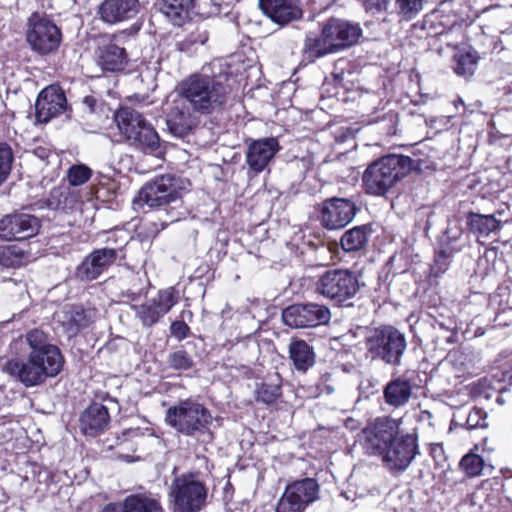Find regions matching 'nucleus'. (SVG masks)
Returning a JSON list of instances; mask_svg holds the SVG:
<instances>
[{
    "label": "nucleus",
    "instance_id": "nucleus-1",
    "mask_svg": "<svg viewBox=\"0 0 512 512\" xmlns=\"http://www.w3.org/2000/svg\"><path fill=\"white\" fill-rule=\"evenodd\" d=\"M396 422L377 418L362 431L361 445L367 455L379 456L390 471H405L419 454L418 436L415 432L400 434Z\"/></svg>",
    "mask_w": 512,
    "mask_h": 512
},
{
    "label": "nucleus",
    "instance_id": "nucleus-2",
    "mask_svg": "<svg viewBox=\"0 0 512 512\" xmlns=\"http://www.w3.org/2000/svg\"><path fill=\"white\" fill-rule=\"evenodd\" d=\"M25 341L30 349L26 360H7L2 370L25 387L38 386L47 378L56 377L64 365L60 349L49 343L47 335L39 329L29 331Z\"/></svg>",
    "mask_w": 512,
    "mask_h": 512
},
{
    "label": "nucleus",
    "instance_id": "nucleus-3",
    "mask_svg": "<svg viewBox=\"0 0 512 512\" xmlns=\"http://www.w3.org/2000/svg\"><path fill=\"white\" fill-rule=\"evenodd\" d=\"M178 91L193 112L201 115L223 110L229 99V90L225 84L202 74H193L183 80Z\"/></svg>",
    "mask_w": 512,
    "mask_h": 512
},
{
    "label": "nucleus",
    "instance_id": "nucleus-4",
    "mask_svg": "<svg viewBox=\"0 0 512 512\" xmlns=\"http://www.w3.org/2000/svg\"><path fill=\"white\" fill-rule=\"evenodd\" d=\"M165 422L184 436L213 439L211 428L214 417L212 412L196 399H181L170 406L165 414Z\"/></svg>",
    "mask_w": 512,
    "mask_h": 512
},
{
    "label": "nucleus",
    "instance_id": "nucleus-5",
    "mask_svg": "<svg viewBox=\"0 0 512 512\" xmlns=\"http://www.w3.org/2000/svg\"><path fill=\"white\" fill-rule=\"evenodd\" d=\"M412 159L403 155H388L372 162L364 171L362 182L366 193L384 196L411 170Z\"/></svg>",
    "mask_w": 512,
    "mask_h": 512
},
{
    "label": "nucleus",
    "instance_id": "nucleus-6",
    "mask_svg": "<svg viewBox=\"0 0 512 512\" xmlns=\"http://www.w3.org/2000/svg\"><path fill=\"white\" fill-rule=\"evenodd\" d=\"M168 495L172 512H200L206 505L208 488L199 473H184L172 480Z\"/></svg>",
    "mask_w": 512,
    "mask_h": 512
},
{
    "label": "nucleus",
    "instance_id": "nucleus-7",
    "mask_svg": "<svg viewBox=\"0 0 512 512\" xmlns=\"http://www.w3.org/2000/svg\"><path fill=\"white\" fill-rule=\"evenodd\" d=\"M365 346L372 359L399 366L407 342L403 333L393 326L386 325L369 329L365 337Z\"/></svg>",
    "mask_w": 512,
    "mask_h": 512
},
{
    "label": "nucleus",
    "instance_id": "nucleus-8",
    "mask_svg": "<svg viewBox=\"0 0 512 512\" xmlns=\"http://www.w3.org/2000/svg\"><path fill=\"white\" fill-rule=\"evenodd\" d=\"M183 181L174 175H161L147 182L138 193V201L150 208H162L178 203Z\"/></svg>",
    "mask_w": 512,
    "mask_h": 512
},
{
    "label": "nucleus",
    "instance_id": "nucleus-9",
    "mask_svg": "<svg viewBox=\"0 0 512 512\" xmlns=\"http://www.w3.org/2000/svg\"><path fill=\"white\" fill-rule=\"evenodd\" d=\"M358 277L346 269L326 271L317 282V291L337 304L352 299L359 291Z\"/></svg>",
    "mask_w": 512,
    "mask_h": 512
},
{
    "label": "nucleus",
    "instance_id": "nucleus-10",
    "mask_svg": "<svg viewBox=\"0 0 512 512\" xmlns=\"http://www.w3.org/2000/svg\"><path fill=\"white\" fill-rule=\"evenodd\" d=\"M26 39L34 52L48 55L59 48L62 32L52 20L33 14L29 18Z\"/></svg>",
    "mask_w": 512,
    "mask_h": 512
},
{
    "label": "nucleus",
    "instance_id": "nucleus-11",
    "mask_svg": "<svg viewBox=\"0 0 512 512\" xmlns=\"http://www.w3.org/2000/svg\"><path fill=\"white\" fill-rule=\"evenodd\" d=\"M318 499L319 484L314 478L297 480L286 486L275 512H304Z\"/></svg>",
    "mask_w": 512,
    "mask_h": 512
},
{
    "label": "nucleus",
    "instance_id": "nucleus-12",
    "mask_svg": "<svg viewBox=\"0 0 512 512\" xmlns=\"http://www.w3.org/2000/svg\"><path fill=\"white\" fill-rule=\"evenodd\" d=\"M122 248H99L89 253L75 269L78 280L88 282L99 278L118 260L124 259Z\"/></svg>",
    "mask_w": 512,
    "mask_h": 512
},
{
    "label": "nucleus",
    "instance_id": "nucleus-13",
    "mask_svg": "<svg viewBox=\"0 0 512 512\" xmlns=\"http://www.w3.org/2000/svg\"><path fill=\"white\" fill-rule=\"evenodd\" d=\"M174 287H168L158 292L157 297L147 300L140 305L132 306L136 318L145 328L157 324L177 303L178 297Z\"/></svg>",
    "mask_w": 512,
    "mask_h": 512
},
{
    "label": "nucleus",
    "instance_id": "nucleus-14",
    "mask_svg": "<svg viewBox=\"0 0 512 512\" xmlns=\"http://www.w3.org/2000/svg\"><path fill=\"white\" fill-rule=\"evenodd\" d=\"M330 318V310L316 303L291 305L282 312L284 324L291 328L316 327L328 323Z\"/></svg>",
    "mask_w": 512,
    "mask_h": 512
},
{
    "label": "nucleus",
    "instance_id": "nucleus-15",
    "mask_svg": "<svg viewBox=\"0 0 512 512\" xmlns=\"http://www.w3.org/2000/svg\"><path fill=\"white\" fill-rule=\"evenodd\" d=\"M40 220L28 213L14 212L0 218V239L3 241H22L38 234Z\"/></svg>",
    "mask_w": 512,
    "mask_h": 512
},
{
    "label": "nucleus",
    "instance_id": "nucleus-16",
    "mask_svg": "<svg viewBox=\"0 0 512 512\" xmlns=\"http://www.w3.org/2000/svg\"><path fill=\"white\" fill-rule=\"evenodd\" d=\"M357 212L356 204L349 198L332 197L322 202L320 221L328 230H338L348 225Z\"/></svg>",
    "mask_w": 512,
    "mask_h": 512
},
{
    "label": "nucleus",
    "instance_id": "nucleus-17",
    "mask_svg": "<svg viewBox=\"0 0 512 512\" xmlns=\"http://www.w3.org/2000/svg\"><path fill=\"white\" fill-rule=\"evenodd\" d=\"M67 108V99L63 90L56 85L45 87L35 103V116L38 122L48 123L62 114Z\"/></svg>",
    "mask_w": 512,
    "mask_h": 512
},
{
    "label": "nucleus",
    "instance_id": "nucleus-18",
    "mask_svg": "<svg viewBox=\"0 0 512 512\" xmlns=\"http://www.w3.org/2000/svg\"><path fill=\"white\" fill-rule=\"evenodd\" d=\"M322 29L328 41L335 44L337 52L354 45L362 33L359 25L338 18L328 19Z\"/></svg>",
    "mask_w": 512,
    "mask_h": 512
},
{
    "label": "nucleus",
    "instance_id": "nucleus-19",
    "mask_svg": "<svg viewBox=\"0 0 512 512\" xmlns=\"http://www.w3.org/2000/svg\"><path fill=\"white\" fill-rule=\"evenodd\" d=\"M139 11V0H103L97 15L102 22L115 25L134 18Z\"/></svg>",
    "mask_w": 512,
    "mask_h": 512
},
{
    "label": "nucleus",
    "instance_id": "nucleus-20",
    "mask_svg": "<svg viewBox=\"0 0 512 512\" xmlns=\"http://www.w3.org/2000/svg\"><path fill=\"white\" fill-rule=\"evenodd\" d=\"M259 7L279 25H286L302 16L299 0H259Z\"/></svg>",
    "mask_w": 512,
    "mask_h": 512
},
{
    "label": "nucleus",
    "instance_id": "nucleus-21",
    "mask_svg": "<svg viewBox=\"0 0 512 512\" xmlns=\"http://www.w3.org/2000/svg\"><path fill=\"white\" fill-rule=\"evenodd\" d=\"M278 150L279 143L276 138L256 140L248 146L246 163L253 172L260 173L268 166Z\"/></svg>",
    "mask_w": 512,
    "mask_h": 512
},
{
    "label": "nucleus",
    "instance_id": "nucleus-22",
    "mask_svg": "<svg viewBox=\"0 0 512 512\" xmlns=\"http://www.w3.org/2000/svg\"><path fill=\"white\" fill-rule=\"evenodd\" d=\"M191 107L180 97L174 101L167 117L166 125L171 135L177 138H184L196 124V119L191 113Z\"/></svg>",
    "mask_w": 512,
    "mask_h": 512
},
{
    "label": "nucleus",
    "instance_id": "nucleus-23",
    "mask_svg": "<svg viewBox=\"0 0 512 512\" xmlns=\"http://www.w3.org/2000/svg\"><path fill=\"white\" fill-rule=\"evenodd\" d=\"M110 415L108 408L100 403L90 404L80 415V431L89 437H96L108 429Z\"/></svg>",
    "mask_w": 512,
    "mask_h": 512
},
{
    "label": "nucleus",
    "instance_id": "nucleus-24",
    "mask_svg": "<svg viewBox=\"0 0 512 512\" xmlns=\"http://www.w3.org/2000/svg\"><path fill=\"white\" fill-rule=\"evenodd\" d=\"M156 7L173 25L181 26L191 18L197 4L196 0H157Z\"/></svg>",
    "mask_w": 512,
    "mask_h": 512
},
{
    "label": "nucleus",
    "instance_id": "nucleus-25",
    "mask_svg": "<svg viewBox=\"0 0 512 512\" xmlns=\"http://www.w3.org/2000/svg\"><path fill=\"white\" fill-rule=\"evenodd\" d=\"M288 353L294 369L300 373H306L316 363L314 348L304 340L292 341L289 344Z\"/></svg>",
    "mask_w": 512,
    "mask_h": 512
},
{
    "label": "nucleus",
    "instance_id": "nucleus-26",
    "mask_svg": "<svg viewBox=\"0 0 512 512\" xmlns=\"http://www.w3.org/2000/svg\"><path fill=\"white\" fill-rule=\"evenodd\" d=\"M412 395V384L408 379L397 377L389 381L383 391L385 402L394 408L405 406Z\"/></svg>",
    "mask_w": 512,
    "mask_h": 512
},
{
    "label": "nucleus",
    "instance_id": "nucleus-27",
    "mask_svg": "<svg viewBox=\"0 0 512 512\" xmlns=\"http://www.w3.org/2000/svg\"><path fill=\"white\" fill-rule=\"evenodd\" d=\"M97 58L98 64L111 72L123 70L128 63L125 49L113 43L99 47Z\"/></svg>",
    "mask_w": 512,
    "mask_h": 512
},
{
    "label": "nucleus",
    "instance_id": "nucleus-28",
    "mask_svg": "<svg viewBox=\"0 0 512 512\" xmlns=\"http://www.w3.org/2000/svg\"><path fill=\"white\" fill-rule=\"evenodd\" d=\"M115 122L120 133L129 141L135 132L148 123L141 113L130 107H123L115 114Z\"/></svg>",
    "mask_w": 512,
    "mask_h": 512
},
{
    "label": "nucleus",
    "instance_id": "nucleus-29",
    "mask_svg": "<svg viewBox=\"0 0 512 512\" xmlns=\"http://www.w3.org/2000/svg\"><path fill=\"white\" fill-rule=\"evenodd\" d=\"M335 44L330 43L328 38L324 36L323 29L318 36H308L304 41L303 56L309 61L313 62L318 58L324 57L328 54L336 53Z\"/></svg>",
    "mask_w": 512,
    "mask_h": 512
},
{
    "label": "nucleus",
    "instance_id": "nucleus-30",
    "mask_svg": "<svg viewBox=\"0 0 512 512\" xmlns=\"http://www.w3.org/2000/svg\"><path fill=\"white\" fill-rule=\"evenodd\" d=\"M78 203V193L68 186L54 187L47 198V206L53 210H73Z\"/></svg>",
    "mask_w": 512,
    "mask_h": 512
},
{
    "label": "nucleus",
    "instance_id": "nucleus-31",
    "mask_svg": "<svg viewBox=\"0 0 512 512\" xmlns=\"http://www.w3.org/2000/svg\"><path fill=\"white\" fill-rule=\"evenodd\" d=\"M130 145L145 153H154L160 147V138L151 124L146 123L129 140Z\"/></svg>",
    "mask_w": 512,
    "mask_h": 512
},
{
    "label": "nucleus",
    "instance_id": "nucleus-32",
    "mask_svg": "<svg viewBox=\"0 0 512 512\" xmlns=\"http://www.w3.org/2000/svg\"><path fill=\"white\" fill-rule=\"evenodd\" d=\"M91 312L80 306H73L64 313L63 327L69 337L75 336L91 323Z\"/></svg>",
    "mask_w": 512,
    "mask_h": 512
},
{
    "label": "nucleus",
    "instance_id": "nucleus-33",
    "mask_svg": "<svg viewBox=\"0 0 512 512\" xmlns=\"http://www.w3.org/2000/svg\"><path fill=\"white\" fill-rule=\"evenodd\" d=\"M371 232L368 225L355 226L342 235L341 247L346 252L360 251L366 247Z\"/></svg>",
    "mask_w": 512,
    "mask_h": 512
},
{
    "label": "nucleus",
    "instance_id": "nucleus-34",
    "mask_svg": "<svg viewBox=\"0 0 512 512\" xmlns=\"http://www.w3.org/2000/svg\"><path fill=\"white\" fill-rule=\"evenodd\" d=\"M467 224L473 233L487 237L500 227V221L493 215H482L470 212L467 216Z\"/></svg>",
    "mask_w": 512,
    "mask_h": 512
},
{
    "label": "nucleus",
    "instance_id": "nucleus-35",
    "mask_svg": "<svg viewBox=\"0 0 512 512\" xmlns=\"http://www.w3.org/2000/svg\"><path fill=\"white\" fill-rule=\"evenodd\" d=\"M124 505L125 512H163L160 502L146 494L129 495Z\"/></svg>",
    "mask_w": 512,
    "mask_h": 512
},
{
    "label": "nucleus",
    "instance_id": "nucleus-36",
    "mask_svg": "<svg viewBox=\"0 0 512 512\" xmlns=\"http://www.w3.org/2000/svg\"><path fill=\"white\" fill-rule=\"evenodd\" d=\"M29 259V254L19 245H0V266L15 268L24 265Z\"/></svg>",
    "mask_w": 512,
    "mask_h": 512
},
{
    "label": "nucleus",
    "instance_id": "nucleus-37",
    "mask_svg": "<svg viewBox=\"0 0 512 512\" xmlns=\"http://www.w3.org/2000/svg\"><path fill=\"white\" fill-rule=\"evenodd\" d=\"M281 396V379L278 373L269 377L256 389V400L265 404H272Z\"/></svg>",
    "mask_w": 512,
    "mask_h": 512
},
{
    "label": "nucleus",
    "instance_id": "nucleus-38",
    "mask_svg": "<svg viewBox=\"0 0 512 512\" xmlns=\"http://www.w3.org/2000/svg\"><path fill=\"white\" fill-rule=\"evenodd\" d=\"M209 35L206 29L196 27L186 36L177 39L175 47L180 52L189 53L204 45L208 41Z\"/></svg>",
    "mask_w": 512,
    "mask_h": 512
},
{
    "label": "nucleus",
    "instance_id": "nucleus-39",
    "mask_svg": "<svg viewBox=\"0 0 512 512\" xmlns=\"http://www.w3.org/2000/svg\"><path fill=\"white\" fill-rule=\"evenodd\" d=\"M454 72L463 77H469L475 72L478 57L476 52L458 53L454 56Z\"/></svg>",
    "mask_w": 512,
    "mask_h": 512
},
{
    "label": "nucleus",
    "instance_id": "nucleus-40",
    "mask_svg": "<svg viewBox=\"0 0 512 512\" xmlns=\"http://www.w3.org/2000/svg\"><path fill=\"white\" fill-rule=\"evenodd\" d=\"M239 0H202L198 4L196 13L212 16L218 14H228L231 7Z\"/></svg>",
    "mask_w": 512,
    "mask_h": 512
},
{
    "label": "nucleus",
    "instance_id": "nucleus-41",
    "mask_svg": "<svg viewBox=\"0 0 512 512\" xmlns=\"http://www.w3.org/2000/svg\"><path fill=\"white\" fill-rule=\"evenodd\" d=\"M314 160L312 155L307 154L301 158H295L288 162L287 172L294 178L295 181H302L305 179L307 173L313 168Z\"/></svg>",
    "mask_w": 512,
    "mask_h": 512
},
{
    "label": "nucleus",
    "instance_id": "nucleus-42",
    "mask_svg": "<svg viewBox=\"0 0 512 512\" xmlns=\"http://www.w3.org/2000/svg\"><path fill=\"white\" fill-rule=\"evenodd\" d=\"M424 0H395L398 15L404 20H412L423 9Z\"/></svg>",
    "mask_w": 512,
    "mask_h": 512
},
{
    "label": "nucleus",
    "instance_id": "nucleus-43",
    "mask_svg": "<svg viewBox=\"0 0 512 512\" xmlns=\"http://www.w3.org/2000/svg\"><path fill=\"white\" fill-rule=\"evenodd\" d=\"M92 174V170L87 165L74 164L67 171V179L71 186L77 187L88 182Z\"/></svg>",
    "mask_w": 512,
    "mask_h": 512
},
{
    "label": "nucleus",
    "instance_id": "nucleus-44",
    "mask_svg": "<svg viewBox=\"0 0 512 512\" xmlns=\"http://www.w3.org/2000/svg\"><path fill=\"white\" fill-rule=\"evenodd\" d=\"M14 155L12 148L5 142H0V185H2L8 178Z\"/></svg>",
    "mask_w": 512,
    "mask_h": 512
},
{
    "label": "nucleus",
    "instance_id": "nucleus-45",
    "mask_svg": "<svg viewBox=\"0 0 512 512\" xmlns=\"http://www.w3.org/2000/svg\"><path fill=\"white\" fill-rule=\"evenodd\" d=\"M460 467L467 476H479L484 468V460L476 454H467L460 461Z\"/></svg>",
    "mask_w": 512,
    "mask_h": 512
},
{
    "label": "nucleus",
    "instance_id": "nucleus-46",
    "mask_svg": "<svg viewBox=\"0 0 512 512\" xmlns=\"http://www.w3.org/2000/svg\"><path fill=\"white\" fill-rule=\"evenodd\" d=\"M167 363L174 370H188L193 366L192 357L184 350L179 349L168 355Z\"/></svg>",
    "mask_w": 512,
    "mask_h": 512
},
{
    "label": "nucleus",
    "instance_id": "nucleus-47",
    "mask_svg": "<svg viewBox=\"0 0 512 512\" xmlns=\"http://www.w3.org/2000/svg\"><path fill=\"white\" fill-rule=\"evenodd\" d=\"M487 413L481 409L474 407L468 414L465 422V426L467 429H477V428H485L487 427Z\"/></svg>",
    "mask_w": 512,
    "mask_h": 512
},
{
    "label": "nucleus",
    "instance_id": "nucleus-48",
    "mask_svg": "<svg viewBox=\"0 0 512 512\" xmlns=\"http://www.w3.org/2000/svg\"><path fill=\"white\" fill-rule=\"evenodd\" d=\"M367 13L373 15L387 10L390 0H357Z\"/></svg>",
    "mask_w": 512,
    "mask_h": 512
},
{
    "label": "nucleus",
    "instance_id": "nucleus-49",
    "mask_svg": "<svg viewBox=\"0 0 512 512\" xmlns=\"http://www.w3.org/2000/svg\"><path fill=\"white\" fill-rule=\"evenodd\" d=\"M317 388L320 393H325L327 395L332 394L335 391L333 376L331 373H324L321 375Z\"/></svg>",
    "mask_w": 512,
    "mask_h": 512
},
{
    "label": "nucleus",
    "instance_id": "nucleus-50",
    "mask_svg": "<svg viewBox=\"0 0 512 512\" xmlns=\"http://www.w3.org/2000/svg\"><path fill=\"white\" fill-rule=\"evenodd\" d=\"M189 326L184 321H174L170 326L171 334L178 340H183L188 336Z\"/></svg>",
    "mask_w": 512,
    "mask_h": 512
},
{
    "label": "nucleus",
    "instance_id": "nucleus-51",
    "mask_svg": "<svg viewBox=\"0 0 512 512\" xmlns=\"http://www.w3.org/2000/svg\"><path fill=\"white\" fill-rule=\"evenodd\" d=\"M83 105L88 109L90 113H93L96 111L97 100L92 96H86L83 99Z\"/></svg>",
    "mask_w": 512,
    "mask_h": 512
},
{
    "label": "nucleus",
    "instance_id": "nucleus-52",
    "mask_svg": "<svg viewBox=\"0 0 512 512\" xmlns=\"http://www.w3.org/2000/svg\"><path fill=\"white\" fill-rule=\"evenodd\" d=\"M101 512H125L124 502L122 504H108Z\"/></svg>",
    "mask_w": 512,
    "mask_h": 512
},
{
    "label": "nucleus",
    "instance_id": "nucleus-53",
    "mask_svg": "<svg viewBox=\"0 0 512 512\" xmlns=\"http://www.w3.org/2000/svg\"><path fill=\"white\" fill-rule=\"evenodd\" d=\"M138 435H139V430L138 429H128V430L123 432L122 438H123V441H124L126 439L134 438V437H136ZM118 440L120 442H122L121 438H118Z\"/></svg>",
    "mask_w": 512,
    "mask_h": 512
},
{
    "label": "nucleus",
    "instance_id": "nucleus-54",
    "mask_svg": "<svg viewBox=\"0 0 512 512\" xmlns=\"http://www.w3.org/2000/svg\"><path fill=\"white\" fill-rule=\"evenodd\" d=\"M420 419L422 421H425V420H428L430 421L431 419V413L429 411H422L421 414H420Z\"/></svg>",
    "mask_w": 512,
    "mask_h": 512
},
{
    "label": "nucleus",
    "instance_id": "nucleus-55",
    "mask_svg": "<svg viewBox=\"0 0 512 512\" xmlns=\"http://www.w3.org/2000/svg\"><path fill=\"white\" fill-rule=\"evenodd\" d=\"M436 451L442 452V447L440 445H435L430 449V453L434 454Z\"/></svg>",
    "mask_w": 512,
    "mask_h": 512
},
{
    "label": "nucleus",
    "instance_id": "nucleus-56",
    "mask_svg": "<svg viewBox=\"0 0 512 512\" xmlns=\"http://www.w3.org/2000/svg\"><path fill=\"white\" fill-rule=\"evenodd\" d=\"M36 153H37V155H38L40 158H42V159H44V158L47 156V154H46V152H45V150H44V149H41V150H39V151H36Z\"/></svg>",
    "mask_w": 512,
    "mask_h": 512
},
{
    "label": "nucleus",
    "instance_id": "nucleus-57",
    "mask_svg": "<svg viewBox=\"0 0 512 512\" xmlns=\"http://www.w3.org/2000/svg\"><path fill=\"white\" fill-rule=\"evenodd\" d=\"M179 219V215H171L170 222L177 221Z\"/></svg>",
    "mask_w": 512,
    "mask_h": 512
},
{
    "label": "nucleus",
    "instance_id": "nucleus-58",
    "mask_svg": "<svg viewBox=\"0 0 512 512\" xmlns=\"http://www.w3.org/2000/svg\"><path fill=\"white\" fill-rule=\"evenodd\" d=\"M342 370H343L344 372H350V368H348V367H347V365H343V366H342Z\"/></svg>",
    "mask_w": 512,
    "mask_h": 512
},
{
    "label": "nucleus",
    "instance_id": "nucleus-59",
    "mask_svg": "<svg viewBox=\"0 0 512 512\" xmlns=\"http://www.w3.org/2000/svg\"><path fill=\"white\" fill-rule=\"evenodd\" d=\"M138 296H139V294H138V293H134V292H133V293H132V300H135Z\"/></svg>",
    "mask_w": 512,
    "mask_h": 512
}]
</instances>
